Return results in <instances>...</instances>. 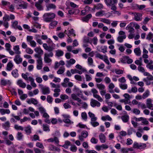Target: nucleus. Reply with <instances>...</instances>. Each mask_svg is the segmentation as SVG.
<instances>
[{
	"instance_id": "1",
	"label": "nucleus",
	"mask_w": 153,
	"mask_h": 153,
	"mask_svg": "<svg viewBox=\"0 0 153 153\" xmlns=\"http://www.w3.org/2000/svg\"><path fill=\"white\" fill-rule=\"evenodd\" d=\"M44 20L46 22H51L55 17V14L53 13H47L43 15Z\"/></svg>"
},
{
	"instance_id": "2",
	"label": "nucleus",
	"mask_w": 153,
	"mask_h": 153,
	"mask_svg": "<svg viewBox=\"0 0 153 153\" xmlns=\"http://www.w3.org/2000/svg\"><path fill=\"white\" fill-rule=\"evenodd\" d=\"M49 41L50 43H51V45L48 46L46 43H44L43 44V46L45 50L48 51V52L52 51L55 49V45L53 43L50 39H49Z\"/></svg>"
},
{
	"instance_id": "3",
	"label": "nucleus",
	"mask_w": 153,
	"mask_h": 153,
	"mask_svg": "<svg viewBox=\"0 0 153 153\" xmlns=\"http://www.w3.org/2000/svg\"><path fill=\"white\" fill-rule=\"evenodd\" d=\"M107 6L111 7L116 6L117 2V0H104Z\"/></svg>"
},
{
	"instance_id": "4",
	"label": "nucleus",
	"mask_w": 153,
	"mask_h": 153,
	"mask_svg": "<svg viewBox=\"0 0 153 153\" xmlns=\"http://www.w3.org/2000/svg\"><path fill=\"white\" fill-rule=\"evenodd\" d=\"M18 9H26L27 6V2H25L23 1H18Z\"/></svg>"
},
{
	"instance_id": "5",
	"label": "nucleus",
	"mask_w": 153,
	"mask_h": 153,
	"mask_svg": "<svg viewBox=\"0 0 153 153\" xmlns=\"http://www.w3.org/2000/svg\"><path fill=\"white\" fill-rule=\"evenodd\" d=\"M40 86V88L42 91V92L43 94H49L50 93L49 88L48 87H44L42 85H39Z\"/></svg>"
},
{
	"instance_id": "6",
	"label": "nucleus",
	"mask_w": 153,
	"mask_h": 153,
	"mask_svg": "<svg viewBox=\"0 0 153 153\" xmlns=\"http://www.w3.org/2000/svg\"><path fill=\"white\" fill-rule=\"evenodd\" d=\"M90 104L91 106L93 107L96 106L100 107V103L99 102L92 99L91 100Z\"/></svg>"
},
{
	"instance_id": "7",
	"label": "nucleus",
	"mask_w": 153,
	"mask_h": 153,
	"mask_svg": "<svg viewBox=\"0 0 153 153\" xmlns=\"http://www.w3.org/2000/svg\"><path fill=\"white\" fill-rule=\"evenodd\" d=\"M97 120V118H94L91 119V124L94 127L98 126L99 124V123L96 122Z\"/></svg>"
},
{
	"instance_id": "8",
	"label": "nucleus",
	"mask_w": 153,
	"mask_h": 153,
	"mask_svg": "<svg viewBox=\"0 0 153 153\" xmlns=\"http://www.w3.org/2000/svg\"><path fill=\"white\" fill-rule=\"evenodd\" d=\"M27 102L29 104H30L31 103L34 105H36L38 103V101L36 99L33 98H31L30 99L28 100L27 101Z\"/></svg>"
},
{
	"instance_id": "9",
	"label": "nucleus",
	"mask_w": 153,
	"mask_h": 153,
	"mask_svg": "<svg viewBox=\"0 0 153 153\" xmlns=\"http://www.w3.org/2000/svg\"><path fill=\"white\" fill-rule=\"evenodd\" d=\"M22 58H20V56L19 55H17L15 56V58L14 59V60L17 64H19L22 61Z\"/></svg>"
},
{
	"instance_id": "10",
	"label": "nucleus",
	"mask_w": 153,
	"mask_h": 153,
	"mask_svg": "<svg viewBox=\"0 0 153 153\" xmlns=\"http://www.w3.org/2000/svg\"><path fill=\"white\" fill-rule=\"evenodd\" d=\"M1 85L5 86L7 85H10L11 84V82L10 80L7 81L4 79H1Z\"/></svg>"
},
{
	"instance_id": "11",
	"label": "nucleus",
	"mask_w": 153,
	"mask_h": 153,
	"mask_svg": "<svg viewBox=\"0 0 153 153\" xmlns=\"http://www.w3.org/2000/svg\"><path fill=\"white\" fill-rule=\"evenodd\" d=\"M100 140L102 143H104L105 142L106 137L104 134L101 133L99 135Z\"/></svg>"
},
{
	"instance_id": "12",
	"label": "nucleus",
	"mask_w": 153,
	"mask_h": 153,
	"mask_svg": "<svg viewBox=\"0 0 153 153\" xmlns=\"http://www.w3.org/2000/svg\"><path fill=\"white\" fill-rule=\"evenodd\" d=\"M74 87L73 91L76 92L78 96H80L82 94V92L81 91L79 88H77L76 86H74Z\"/></svg>"
},
{
	"instance_id": "13",
	"label": "nucleus",
	"mask_w": 153,
	"mask_h": 153,
	"mask_svg": "<svg viewBox=\"0 0 153 153\" xmlns=\"http://www.w3.org/2000/svg\"><path fill=\"white\" fill-rule=\"evenodd\" d=\"M17 84L20 87L23 88H25L26 86L25 83L23 82L22 81L21 79L19 80L17 82Z\"/></svg>"
},
{
	"instance_id": "14",
	"label": "nucleus",
	"mask_w": 153,
	"mask_h": 153,
	"mask_svg": "<svg viewBox=\"0 0 153 153\" xmlns=\"http://www.w3.org/2000/svg\"><path fill=\"white\" fill-rule=\"evenodd\" d=\"M46 10H49L50 9H56V7L53 4H49L46 5Z\"/></svg>"
},
{
	"instance_id": "15",
	"label": "nucleus",
	"mask_w": 153,
	"mask_h": 153,
	"mask_svg": "<svg viewBox=\"0 0 153 153\" xmlns=\"http://www.w3.org/2000/svg\"><path fill=\"white\" fill-rule=\"evenodd\" d=\"M75 60L73 59H71L69 61H67V64L66 65V66L68 67H69L71 65L73 64L75 62Z\"/></svg>"
},
{
	"instance_id": "16",
	"label": "nucleus",
	"mask_w": 153,
	"mask_h": 153,
	"mask_svg": "<svg viewBox=\"0 0 153 153\" xmlns=\"http://www.w3.org/2000/svg\"><path fill=\"white\" fill-rule=\"evenodd\" d=\"M111 10H113L114 11V12H113L114 14H117L118 16H120L121 15V13L120 12L116 10L117 7L116 6H114L111 7Z\"/></svg>"
},
{
	"instance_id": "17",
	"label": "nucleus",
	"mask_w": 153,
	"mask_h": 153,
	"mask_svg": "<svg viewBox=\"0 0 153 153\" xmlns=\"http://www.w3.org/2000/svg\"><path fill=\"white\" fill-rule=\"evenodd\" d=\"M35 51L38 54L41 55L43 53V51L41 49L40 47H37L34 49Z\"/></svg>"
},
{
	"instance_id": "18",
	"label": "nucleus",
	"mask_w": 153,
	"mask_h": 153,
	"mask_svg": "<svg viewBox=\"0 0 153 153\" xmlns=\"http://www.w3.org/2000/svg\"><path fill=\"white\" fill-rule=\"evenodd\" d=\"M121 119L124 122L126 123L128 121L129 117L128 115H125L121 117Z\"/></svg>"
},
{
	"instance_id": "19",
	"label": "nucleus",
	"mask_w": 153,
	"mask_h": 153,
	"mask_svg": "<svg viewBox=\"0 0 153 153\" xmlns=\"http://www.w3.org/2000/svg\"><path fill=\"white\" fill-rule=\"evenodd\" d=\"M13 66V65L12 62H11V61H10L7 64L6 68L7 70L8 71H11L12 70Z\"/></svg>"
},
{
	"instance_id": "20",
	"label": "nucleus",
	"mask_w": 153,
	"mask_h": 153,
	"mask_svg": "<svg viewBox=\"0 0 153 153\" xmlns=\"http://www.w3.org/2000/svg\"><path fill=\"white\" fill-rule=\"evenodd\" d=\"M56 56L58 57H60L63 55L64 54L63 52L60 50H58L56 51Z\"/></svg>"
},
{
	"instance_id": "21",
	"label": "nucleus",
	"mask_w": 153,
	"mask_h": 153,
	"mask_svg": "<svg viewBox=\"0 0 153 153\" xmlns=\"http://www.w3.org/2000/svg\"><path fill=\"white\" fill-rule=\"evenodd\" d=\"M134 52L136 55L137 56H140V55L141 51L140 48H137L134 49Z\"/></svg>"
},
{
	"instance_id": "22",
	"label": "nucleus",
	"mask_w": 153,
	"mask_h": 153,
	"mask_svg": "<svg viewBox=\"0 0 153 153\" xmlns=\"http://www.w3.org/2000/svg\"><path fill=\"white\" fill-rule=\"evenodd\" d=\"M13 49L15 51V53L16 54H20L21 52L19 51V45L14 46L13 48Z\"/></svg>"
},
{
	"instance_id": "23",
	"label": "nucleus",
	"mask_w": 153,
	"mask_h": 153,
	"mask_svg": "<svg viewBox=\"0 0 153 153\" xmlns=\"http://www.w3.org/2000/svg\"><path fill=\"white\" fill-rule=\"evenodd\" d=\"M11 74L15 78L18 77L19 74L18 73V70L17 69L13 70Z\"/></svg>"
},
{
	"instance_id": "24",
	"label": "nucleus",
	"mask_w": 153,
	"mask_h": 153,
	"mask_svg": "<svg viewBox=\"0 0 153 153\" xmlns=\"http://www.w3.org/2000/svg\"><path fill=\"white\" fill-rule=\"evenodd\" d=\"M35 6L38 10H41L43 9V7L42 6L41 4L35 3Z\"/></svg>"
},
{
	"instance_id": "25",
	"label": "nucleus",
	"mask_w": 153,
	"mask_h": 153,
	"mask_svg": "<svg viewBox=\"0 0 153 153\" xmlns=\"http://www.w3.org/2000/svg\"><path fill=\"white\" fill-rule=\"evenodd\" d=\"M101 119L103 121L106 120L109 121H111L112 120V118L108 115H106L105 116L102 117Z\"/></svg>"
},
{
	"instance_id": "26",
	"label": "nucleus",
	"mask_w": 153,
	"mask_h": 153,
	"mask_svg": "<svg viewBox=\"0 0 153 153\" xmlns=\"http://www.w3.org/2000/svg\"><path fill=\"white\" fill-rule=\"evenodd\" d=\"M28 78L29 79V80L31 82V85L33 87H35L36 86V85L35 84V83L34 82V80L30 76H29L28 77Z\"/></svg>"
},
{
	"instance_id": "27",
	"label": "nucleus",
	"mask_w": 153,
	"mask_h": 153,
	"mask_svg": "<svg viewBox=\"0 0 153 153\" xmlns=\"http://www.w3.org/2000/svg\"><path fill=\"white\" fill-rule=\"evenodd\" d=\"M128 58V56H124L121 59L120 61L123 63H126L127 62V60Z\"/></svg>"
},
{
	"instance_id": "28",
	"label": "nucleus",
	"mask_w": 153,
	"mask_h": 153,
	"mask_svg": "<svg viewBox=\"0 0 153 153\" xmlns=\"http://www.w3.org/2000/svg\"><path fill=\"white\" fill-rule=\"evenodd\" d=\"M97 94V93H96V94H93L94 97L97 99L99 101H103V100L102 98L99 95Z\"/></svg>"
},
{
	"instance_id": "29",
	"label": "nucleus",
	"mask_w": 153,
	"mask_h": 153,
	"mask_svg": "<svg viewBox=\"0 0 153 153\" xmlns=\"http://www.w3.org/2000/svg\"><path fill=\"white\" fill-rule=\"evenodd\" d=\"M137 91V88L136 87L132 88L131 90H129L128 91V92L129 93H131L132 92L133 93H136Z\"/></svg>"
},
{
	"instance_id": "30",
	"label": "nucleus",
	"mask_w": 153,
	"mask_h": 153,
	"mask_svg": "<svg viewBox=\"0 0 153 153\" xmlns=\"http://www.w3.org/2000/svg\"><path fill=\"white\" fill-rule=\"evenodd\" d=\"M71 73L72 74H74L75 73H77L79 74H81L82 73V72H81V71H79L75 69H71Z\"/></svg>"
},
{
	"instance_id": "31",
	"label": "nucleus",
	"mask_w": 153,
	"mask_h": 153,
	"mask_svg": "<svg viewBox=\"0 0 153 153\" xmlns=\"http://www.w3.org/2000/svg\"><path fill=\"white\" fill-rule=\"evenodd\" d=\"M57 24V22L56 21H54L52 22L50 24V28H53Z\"/></svg>"
},
{
	"instance_id": "32",
	"label": "nucleus",
	"mask_w": 153,
	"mask_h": 153,
	"mask_svg": "<svg viewBox=\"0 0 153 153\" xmlns=\"http://www.w3.org/2000/svg\"><path fill=\"white\" fill-rule=\"evenodd\" d=\"M149 91L148 90L146 91L145 92L143 93L142 96V98L144 99L147 97L149 95Z\"/></svg>"
},
{
	"instance_id": "33",
	"label": "nucleus",
	"mask_w": 153,
	"mask_h": 153,
	"mask_svg": "<svg viewBox=\"0 0 153 153\" xmlns=\"http://www.w3.org/2000/svg\"><path fill=\"white\" fill-rule=\"evenodd\" d=\"M97 87L100 90H103L105 88V86L104 85L102 84H97Z\"/></svg>"
},
{
	"instance_id": "34",
	"label": "nucleus",
	"mask_w": 153,
	"mask_h": 153,
	"mask_svg": "<svg viewBox=\"0 0 153 153\" xmlns=\"http://www.w3.org/2000/svg\"><path fill=\"white\" fill-rule=\"evenodd\" d=\"M135 7L137 8L140 10H142L146 7V6L144 5H139L138 4H136L135 6Z\"/></svg>"
},
{
	"instance_id": "35",
	"label": "nucleus",
	"mask_w": 153,
	"mask_h": 153,
	"mask_svg": "<svg viewBox=\"0 0 153 153\" xmlns=\"http://www.w3.org/2000/svg\"><path fill=\"white\" fill-rule=\"evenodd\" d=\"M81 116L82 119L85 121L86 120L87 116L86 113L85 112H82L81 114Z\"/></svg>"
},
{
	"instance_id": "36",
	"label": "nucleus",
	"mask_w": 153,
	"mask_h": 153,
	"mask_svg": "<svg viewBox=\"0 0 153 153\" xmlns=\"http://www.w3.org/2000/svg\"><path fill=\"white\" fill-rule=\"evenodd\" d=\"M81 135L84 138H86L88 135V132L86 131H83L81 133Z\"/></svg>"
},
{
	"instance_id": "37",
	"label": "nucleus",
	"mask_w": 153,
	"mask_h": 153,
	"mask_svg": "<svg viewBox=\"0 0 153 153\" xmlns=\"http://www.w3.org/2000/svg\"><path fill=\"white\" fill-rule=\"evenodd\" d=\"M31 128L30 126L25 128V131L27 133L29 134L31 133Z\"/></svg>"
},
{
	"instance_id": "38",
	"label": "nucleus",
	"mask_w": 153,
	"mask_h": 153,
	"mask_svg": "<svg viewBox=\"0 0 153 153\" xmlns=\"http://www.w3.org/2000/svg\"><path fill=\"white\" fill-rule=\"evenodd\" d=\"M43 130L45 131H50V130L48 125L47 124H43Z\"/></svg>"
},
{
	"instance_id": "39",
	"label": "nucleus",
	"mask_w": 153,
	"mask_h": 153,
	"mask_svg": "<svg viewBox=\"0 0 153 153\" xmlns=\"http://www.w3.org/2000/svg\"><path fill=\"white\" fill-rule=\"evenodd\" d=\"M119 86L123 90L126 89L127 88V85L126 84H120Z\"/></svg>"
},
{
	"instance_id": "40",
	"label": "nucleus",
	"mask_w": 153,
	"mask_h": 153,
	"mask_svg": "<svg viewBox=\"0 0 153 153\" xmlns=\"http://www.w3.org/2000/svg\"><path fill=\"white\" fill-rule=\"evenodd\" d=\"M146 146V144L145 143H140L139 144L138 149H142L145 148Z\"/></svg>"
},
{
	"instance_id": "41",
	"label": "nucleus",
	"mask_w": 153,
	"mask_h": 153,
	"mask_svg": "<svg viewBox=\"0 0 153 153\" xmlns=\"http://www.w3.org/2000/svg\"><path fill=\"white\" fill-rule=\"evenodd\" d=\"M153 34L151 32H149V34L147 35L146 39L149 40H150L152 37Z\"/></svg>"
},
{
	"instance_id": "42",
	"label": "nucleus",
	"mask_w": 153,
	"mask_h": 153,
	"mask_svg": "<svg viewBox=\"0 0 153 153\" xmlns=\"http://www.w3.org/2000/svg\"><path fill=\"white\" fill-rule=\"evenodd\" d=\"M100 21L108 24H110V22L109 20L106 19L105 18L102 19L100 20Z\"/></svg>"
},
{
	"instance_id": "43",
	"label": "nucleus",
	"mask_w": 153,
	"mask_h": 153,
	"mask_svg": "<svg viewBox=\"0 0 153 153\" xmlns=\"http://www.w3.org/2000/svg\"><path fill=\"white\" fill-rule=\"evenodd\" d=\"M10 18L9 15L6 14L3 17V20L4 21H9L10 19Z\"/></svg>"
},
{
	"instance_id": "44",
	"label": "nucleus",
	"mask_w": 153,
	"mask_h": 153,
	"mask_svg": "<svg viewBox=\"0 0 153 153\" xmlns=\"http://www.w3.org/2000/svg\"><path fill=\"white\" fill-rule=\"evenodd\" d=\"M140 106L141 107V108L142 109L145 108L146 107V105L145 104L142 103L141 102H139L138 104V108H139Z\"/></svg>"
},
{
	"instance_id": "45",
	"label": "nucleus",
	"mask_w": 153,
	"mask_h": 153,
	"mask_svg": "<svg viewBox=\"0 0 153 153\" xmlns=\"http://www.w3.org/2000/svg\"><path fill=\"white\" fill-rule=\"evenodd\" d=\"M71 97L72 99L74 100H76L78 98V96L77 94H73L71 95Z\"/></svg>"
},
{
	"instance_id": "46",
	"label": "nucleus",
	"mask_w": 153,
	"mask_h": 153,
	"mask_svg": "<svg viewBox=\"0 0 153 153\" xmlns=\"http://www.w3.org/2000/svg\"><path fill=\"white\" fill-rule=\"evenodd\" d=\"M44 60L45 62L46 63H50L52 61L51 59L50 58L46 56H44Z\"/></svg>"
},
{
	"instance_id": "47",
	"label": "nucleus",
	"mask_w": 153,
	"mask_h": 153,
	"mask_svg": "<svg viewBox=\"0 0 153 153\" xmlns=\"http://www.w3.org/2000/svg\"><path fill=\"white\" fill-rule=\"evenodd\" d=\"M75 78L77 80L81 81L82 80V78L81 76L79 75H76L74 76Z\"/></svg>"
},
{
	"instance_id": "48",
	"label": "nucleus",
	"mask_w": 153,
	"mask_h": 153,
	"mask_svg": "<svg viewBox=\"0 0 153 153\" xmlns=\"http://www.w3.org/2000/svg\"><path fill=\"white\" fill-rule=\"evenodd\" d=\"M152 100L150 99H147V100L146 105L148 108H149L150 106L152 105Z\"/></svg>"
},
{
	"instance_id": "49",
	"label": "nucleus",
	"mask_w": 153,
	"mask_h": 153,
	"mask_svg": "<svg viewBox=\"0 0 153 153\" xmlns=\"http://www.w3.org/2000/svg\"><path fill=\"white\" fill-rule=\"evenodd\" d=\"M132 112L136 114H139L140 113V111L137 108H134L132 111Z\"/></svg>"
},
{
	"instance_id": "50",
	"label": "nucleus",
	"mask_w": 153,
	"mask_h": 153,
	"mask_svg": "<svg viewBox=\"0 0 153 153\" xmlns=\"http://www.w3.org/2000/svg\"><path fill=\"white\" fill-rule=\"evenodd\" d=\"M60 98L62 100H65L68 98V97L66 94H61L60 95Z\"/></svg>"
},
{
	"instance_id": "51",
	"label": "nucleus",
	"mask_w": 153,
	"mask_h": 153,
	"mask_svg": "<svg viewBox=\"0 0 153 153\" xmlns=\"http://www.w3.org/2000/svg\"><path fill=\"white\" fill-rule=\"evenodd\" d=\"M77 149V147L74 145L71 146L70 148L71 150L73 152H76Z\"/></svg>"
},
{
	"instance_id": "52",
	"label": "nucleus",
	"mask_w": 153,
	"mask_h": 153,
	"mask_svg": "<svg viewBox=\"0 0 153 153\" xmlns=\"http://www.w3.org/2000/svg\"><path fill=\"white\" fill-rule=\"evenodd\" d=\"M14 128L17 130H20L22 131L23 130L24 128L23 127H22V126H18L17 125H15L14 126Z\"/></svg>"
},
{
	"instance_id": "53",
	"label": "nucleus",
	"mask_w": 153,
	"mask_h": 153,
	"mask_svg": "<svg viewBox=\"0 0 153 153\" xmlns=\"http://www.w3.org/2000/svg\"><path fill=\"white\" fill-rule=\"evenodd\" d=\"M50 53L49 54L45 53L44 55V56H46L47 57H52L53 56V53L52 51L50 52Z\"/></svg>"
},
{
	"instance_id": "54",
	"label": "nucleus",
	"mask_w": 153,
	"mask_h": 153,
	"mask_svg": "<svg viewBox=\"0 0 153 153\" xmlns=\"http://www.w3.org/2000/svg\"><path fill=\"white\" fill-rule=\"evenodd\" d=\"M91 142L93 143L97 144V143L98 140L94 137H92L91 140Z\"/></svg>"
},
{
	"instance_id": "55",
	"label": "nucleus",
	"mask_w": 153,
	"mask_h": 153,
	"mask_svg": "<svg viewBox=\"0 0 153 153\" xmlns=\"http://www.w3.org/2000/svg\"><path fill=\"white\" fill-rule=\"evenodd\" d=\"M52 98L50 95H48L47 96V100L48 102L50 103H51L52 102Z\"/></svg>"
},
{
	"instance_id": "56",
	"label": "nucleus",
	"mask_w": 153,
	"mask_h": 153,
	"mask_svg": "<svg viewBox=\"0 0 153 153\" xmlns=\"http://www.w3.org/2000/svg\"><path fill=\"white\" fill-rule=\"evenodd\" d=\"M93 1V0H85L83 1V3L85 4H89L92 3Z\"/></svg>"
},
{
	"instance_id": "57",
	"label": "nucleus",
	"mask_w": 153,
	"mask_h": 153,
	"mask_svg": "<svg viewBox=\"0 0 153 153\" xmlns=\"http://www.w3.org/2000/svg\"><path fill=\"white\" fill-rule=\"evenodd\" d=\"M23 135L22 133L20 132H18L17 134V139L18 140H20L22 139Z\"/></svg>"
},
{
	"instance_id": "58",
	"label": "nucleus",
	"mask_w": 153,
	"mask_h": 153,
	"mask_svg": "<svg viewBox=\"0 0 153 153\" xmlns=\"http://www.w3.org/2000/svg\"><path fill=\"white\" fill-rule=\"evenodd\" d=\"M26 52L29 54H31L33 53V51L30 48H27L26 50Z\"/></svg>"
},
{
	"instance_id": "59",
	"label": "nucleus",
	"mask_w": 153,
	"mask_h": 153,
	"mask_svg": "<svg viewBox=\"0 0 153 153\" xmlns=\"http://www.w3.org/2000/svg\"><path fill=\"white\" fill-rule=\"evenodd\" d=\"M86 153H98V152L94 150H90L86 149L85 150Z\"/></svg>"
},
{
	"instance_id": "60",
	"label": "nucleus",
	"mask_w": 153,
	"mask_h": 153,
	"mask_svg": "<svg viewBox=\"0 0 153 153\" xmlns=\"http://www.w3.org/2000/svg\"><path fill=\"white\" fill-rule=\"evenodd\" d=\"M18 22L17 21H15L13 22L12 24V27L15 29H16V27L18 26Z\"/></svg>"
},
{
	"instance_id": "61",
	"label": "nucleus",
	"mask_w": 153,
	"mask_h": 153,
	"mask_svg": "<svg viewBox=\"0 0 153 153\" xmlns=\"http://www.w3.org/2000/svg\"><path fill=\"white\" fill-rule=\"evenodd\" d=\"M39 110L40 112L41 113V114H43L45 112V109L42 107H39Z\"/></svg>"
},
{
	"instance_id": "62",
	"label": "nucleus",
	"mask_w": 153,
	"mask_h": 153,
	"mask_svg": "<svg viewBox=\"0 0 153 153\" xmlns=\"http://www.w3.org/2000/svg\"><path fill=\"white\" fill-rule=\"evenodd\" d=\"M36 146L41 149H43L44 148V146L43 145V144L41 143H40L38 142L36 144Z\"/></svg>"
},
{
	"instance_id": "63",
	"label": "nucleus",
	"mask_w": 153,
	"mask_h": 153,
	"mask_svg": "<svg viewBox=\"0 0 153 153\" xmlns=\"http://www.w3.org/2000/svg\"><path fill=\"white\" fill-rule=\"evenodd\" d=\"M5 46L6 48V50L7 51H9L10 50V45L9 43H6L5 44Z\"/></svg>"
},
{
	"instance_id": "64",
	"label": "nucleus",
	"mask_w": 153,
	"mask_h": 153,
	"mask_svg": "<svg viewBox=\"0 0 153 153\" xmlns=\"http://www.w3.org/2000/svg\"><path fill=\"white\" fill-rule=\"evenodd\" d=\"M123 96L125 97V98L127 100H129L131 98L130 95L127 93H125L123 95Z\"/></svg>"
}]
</instances>
